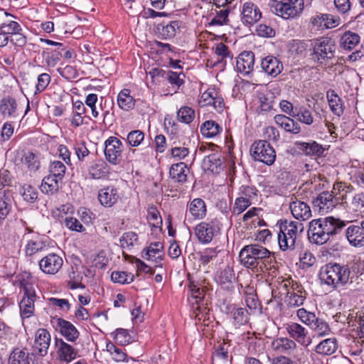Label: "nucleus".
I'll list each match as a JSON object with an SVG mask.
<instances>
[{
	"label": "nucleus",
	"mask_w": 364,
	"mask_h": 364,
	"mask_svg": "<svg viewBox=\"0 0 364 364\" xmlns=\"http://www.w3.org/2000/svg\"><path fill=\"white\" fill-rule=\"evenodd\" d=\"M345 226L344 221L333 217L313 220L309 224V240L316 245H323L331 236L338 234Z\"/></svg>",
	"instance_id": "1"
},
{
	"label": "nucleus",
	"mask_w": 364,
	"mask_h": 364,
	"mask_svg": "<svg viewBox=\"0 0 364 364\" xmlns=\"http://www.w3.org/2000/svg\"><path fill=\"white\" fill-rule=\"evenodd\" d=\"M239 258L242 265L246 268L256 270L257 272H263L266 263H270L272 260L270 251L258 244L243 247L240 252Z\"/></svg>",
	"instance_id": "2"
},
{
	"label": "nucleus",
	"mask_w": 364,
	"mask_h": 364,
	"mask_svg": "<svg viewBox=\"0 0 364 364\" xmlns=\"http://www.w3.org/2000/svg\"><path fill=\"white\" fill-rule=\"evenodd\" d=\"M350 274V270L347 265L328 263L321 267L318 276L321 282L333 288H337L348 282Z\"/></svg>",
	"instance_id": "3"
},
{
	"label": "nucleus",
	"mask_w": 364,
	"mask_h": 364,
	"mask_svg": "<svg viewBox=\"0 0 364 364\" xmlns=\"http://www.w3.org/2000/svg\"><path fill=\"white\" fill-rule=\"evenodd\" d=\"M333 191H338L341 193L342 203L346 205L348 210L357 217L364 216V193H353L350 187L342 183L333 186Z\"/></svg>",
	"instance_id": "4"
},
{
	"label": "nucleus",
	"mask_w": 364,
	"mask_h": 364,
	"mask_svg": "<svg viewBox=\"0 0 364 364\" xmlns=\"http://www.w3.org/2000/svg\"><path fill=\"white\" fill-rule=\"evenodd\" d=\"M272 348L283 354L291 355L292 358L301 363L305 360V350L297 346L296 343L291 338L282 337L274 339L272 342Z\"/></svg>",
	"instance_id": "5"
},
{
	"label": "nucleus",
	"mask_w": 364,
	"mask_h": 364,
	"mask_svg": "<svg viewBox=\"0 0 364 364\" xmlns=\"http://www.w3.org/2000/svg\"><path fill=\"white\" fill-rule=\"evenodd\" d=\"M335 50L334 41L328 37H322L314 43L312 58L315 62L323 64L334 57Z\"/></svg>",
	"instance_id": "6"
},
{
	"label": "nucleus",
	"mask_w": 364,
	"mask_h": 364,
	"mask_svg": "<svg viewBox=\"0 0 364 364\" xmlns=\"http://www.w3.org/2000/svg\"><path fill=\"white\" fill-rule=\"evenodd\" d=\"M250 154L255 161L270 166L276 159V153L273 147L265 140L254 142L250 148Z\"/></svg>",
	"instance_id": "7"
},
{
	"label": "nucleus",
	"mask_w": 364,
	"mask_h": 364,
	"mask_svg": "<svg viewBox=\"0 0 364 364\" xmlns=\"http://www.w3.org/2000/svg\"><path fill=\"white\" fill-rule=\"evenodd\" d=\"M23 296L19 303L20 313L22 318L33 316L35 309V301L37 299L36 289L30 283L23 284Z\"/></svg>",
	"instance_id": "8"
},
{
	"label": "nucleus",
	"mask_w": 364,
	"mask_h": 364,
	"mask_svg": "<svg viewBox=\"0 0 364 364\" xmlns=\"http://www.w3.org/2000/svg\"><path fill=\"white\" fill-rule=\"evenodd\" d=\"M291 2L283 3L272 6L274 12L284 19L294 18L298 16L304 10V0H293Z\"/></svg>",
	"instance_id": "9"
},
{
	"label": "nucleus",
	"mask_w": 364,
	"mask_h": 364,
	"mask_svg": "<svg viewBox=\"0 0 364 364\" xmlns=\"http://www.w3.org/2000/svg\"><path fill=\"white\" fill-rule=\"evenodd\" d=\"M285 330L291 339L302 346L307 348L311 344L312 339L309 336V331L301 324L296 322L287 323L285 325Z\"/></svg>",
	"instance_id": "10"
},
{
	"label": "nucleus",
	"mask_w": 364,
	"mask_h": 364,
	"mask_svg": "<svg viewBox=\"0 0 364 364\" xmlns=\"http://www.w3.org/2000/svg\"><path fill=\"white\" fill-rule=\"evenodd\" d=\"M105 155L107 161L113 165L119 164L122 161L123 144L117 137L110 136L105 142Z\"/></svg>",
	"instance_id": "11"
},
{
	"label": "nucleus",
	"mask_w": 364,
	"mask_h": 364,
	"mask_svg": "<svg viewBox=\"0 0 364 364\" xmlns=\"http://www.w3.org/2000/svg\"><path fill=\"white\" fill-rule=\"evenodd\" d=\"M338 199L332 193L322 192L313 201L314 208L321 215H325L338 205Z\"/></svg>",
	"instance_id": "12"
},
{
	"label": "nucleus",
	"mask_w": 364,
	"mask_h": 364,
	"mask_svg": "<svg viewBox=\"0 0 364 364\" xmlns=\"http://www.w3.org/2000/svg\"><path fill=\"white\" fill-rule=\"evenodd\" d=\"M41 270L47 274H57L63 267V258L55 254L50 253L43 257L38 262Z\"/></svg>",
	"instance_id": "13"
},
{
	"label": "nucleus",
	"mask_w": 364,
	"mask_h": 364,
	"mask_svg": "<svg viewBox=\"0 0 364 364\" xmlns=\"http://www.w3.org/2000/svg\"><path fill=\"white\" fill-rule=\"evenodd\" d=\"M346 237L349 244L354 247H364V228L360 225H350L345 231Z\"/></svg>",
	"instance_id": "14"
},
{
	"label": "nucleus",
	"mask_w": 364,
	"mask_h": 364,
	"mask_svg": "<svg viewBox=\"0 0 364 364\" xmlns=\"http://www.w3.org/2000/svg\"><path fill=\"white\" fill-rule=\"evenodd\" d=\"M163 249L164 245L161 242L151 243L148 247L143 250L141 257L144 259L154 262L155 267H161L164 255Z\"/></svg>",
	"instance_id": "15"
},
{
	"label": "nucleus",
	"mask_w": 364,
	"mask_h": 364,
	"mask_svg": "<svg viewBox=\"0 0 364 364\" xmlns=\"http://www.w3.org/2000/svg\"><path fill=\"white\" fill-rule=\"evenodd\" d=\"M50 340V334L46 329H38L35 334V341L33 343L34 350L40 355L45 356L48 353Z\"/></svg>",
	"instance_id": "16"
},
{
	"label": "nucleus",
	"mask_w": 364,
	"mask_h": 364,
	"mask_svg": "<svg viewBox=\"0 0 364 364\" xmlns=\"http://www.w3.org/2000/svg\"><path fill=\"white\" fill-rule=\"evenodd\" d=\"M55 322V328L58 330L60 334L68 341L75 342L79 337V332L73 324L63 318H54Z\"/></svg>",
	"instance_id": "17"
},
{
	"label": "nucleus",
	"mask_w": 364,
	"mask_h": 364,
	"mask_svg": "<svg viewBox=\"0 0 364 364\" xmlns=\"http://www.w3.org/2000/svg\"><path fill=\"white\" fill-rule=\"evenodd\" d=\"M225 158L220 153H214L205 156L203 161V167L205 171L218 174L225 168Z\"/></svg>",
	"instance_id": "18"
},
{
	"label": "nucleus",
	"mask_w": 364,
	"mask_h": 364,
	"mask_svg": "<svg viewBox=\"0 0 364 364\" xmlns=\"http://www.w3.org/2000/svg\"><path fill=\"white\" fill-rule=\"evenodd\" d=\"M255 55L251 51H245L239 55L236 62V69L244 75H249L254 69Z\"/></svg>",
	"instance_id": "19"
},
{
	"label": "nucleus",
	"mask_w": 364,
	"mask_h": 364,
	"mask_svg": "<svg viewBox=\"0 0 364 364\" xmlns=\"http://www.w3.org/2000/svg\"><path fill=\"white\" fill-rule=\"evenodd\" d=\"M340 18L331 14L317 13L313 16L310 22L314 27L330 28L338 26Z\"/></svg>",
	"instance_id": "20"
},
{
	"label": "nucleus",
	"mask_w": 364,
	"mask_h": 364,
	"mask_svg": "<svg viewBox=\"0 0 364 364\" xmlns=\"http://www.w3.org/2000/svg\"><path fill=\"white\" fill-rule=\"evenodd\" d=\"M262 17L259 9L252 2H245L242 9V20L248 25L257 22Z\"/></svg>",
	"instance_id": "21"
},
{
	"label": "nucleus",
	"mask_w": 364,
	"mask_h": 364,
	"mask_svg": "<svg viewBox=\"0 0 364 364\" xmlns=\"http://www.w3.org/2000/svg\"><path fill=\"white\" fill-rule=\"evenodd\" d=\"M9 364H36L34 355L26 348H15L10 354Z\"/></svg>",
	"instance_id": "22"
},
{
	"label": "nucleus",
	"mask_w": 364,
	"mask_h": 364,
	"mask_svg": "<svg viewBox=\"0 0 364 364\" xmlns=\"http://www.w3.org/2000/svg\"><path fill=\"white\" fill-rule=\"evenodd\" d=\"M216 228L208 223H199L195 229V233L198 240L204 244L210 243L215 236Z\"/></svg>",
	"instance_id": "23"
},
{
	"label": "nucleus",
	"mask_w": 364,
	"mask_h": 364,
	"mask_svg": "<svg viewBox=\"0 0 364 364\" xmlns=\"http://www.w3.org/2000/svg\"><path fill=\"white\" fill-rule=\"evenodd\" d=\"M293 216L299 220H306L311 217V210L309 205L301 200H296L289 205Z\"/></svg>",
	"instance_id": "24"
},
{
	"label": "nucleus",
	"mask_w": 364,
	"mask_h": 364,
	"mask_svg": "<svg viewBox=\"0 0 364 364\" xmlns=\"http://www.w3.org/2000/svg\"><path fill=\"white\" fill-rule=\"evenodd\" d=\"M215 279L216 282L224 289L231 290L234 287L233 282L235 279L234 271L228 266L218 272Z\"/></svg>",
	"instance_id": "25"
},
{
	"label": "nucleus",
	"mask_w": 364,
	"mask_h": 364,
	"mask_svg": "<svg viewBox=\"0 0 364 364\" xmlns=\"http://www.w3.org/2000/svg\"><path fill=\"white\" fill-rule=\"evenodd\" d=\"M261 68L267 75L276 77L282 71L283 65L277 58L269 55L262 59Z\"/></svg>",
	"instance_id": "26"
},
{
	"label": "nucleus",
	"mask_w": 364,
	"mask_h": 364,
	"mask_svg": "<svg viewBox=\"0 0 364 364\" xmlns=\"http://www.w3.org/2000/svg\"><path fill=\"white\" fill-rule=\"evenodd\" d=\"M279 230L289 236V240H293L296 243V239L304 230V225L299 221L285 220L281 224Z\"/></svg>",
	"instance_id": "27"
},
{
	"label": "nucleus",
	"mask_w": 364,
	"mask_h": 364,
	"mask_svg": "<svg viewBox=\"0 0 364 364\" xmlns=\"http://www.w3.org/2000/svg\"><path fill=\"white\" fill-rule=\"evenodd\" d=\"M55 345L58 348V355L60 360L70 362L77 356V350L62 339H56Z\"/></svg>",
	"instance_id": "28"
},
{
	"label": "nucleus",
	"mask_w": 364,
	"mask_h": 364,
	"mask_svg": "<svg viewBox=\"0 0 364 364\" xmlns=\"http://www.w3.org/2000/svg\"><path fill=\"white\" fill-rule=\"evenodd\" d=\"M189 169L183 162H178L171 165L169 169V176L175 182L183 184L187 181V174Z\"/></svg>",
	"instance_id": "29"
},
{
	"label": "nucleus",
	"mask_w": 364,
	"mask_h": 364,
	"mask_svg": "<svg viewBox=\"0 0 364 364\" xmlns=\"http://www.w3.org/2000/svg\"><path fill=\"white\" fill-rule=\"evenodd\" d=\"M117 190L112 186L101 189L98 193L100 203L105 207H112L118 200Z\"/></svg>",
	"instance_id": "30"
},
{
	"label": "nucleus",
	"mask_w": 364,
	"mask_h": 364,
	"mask_svg": "<svg viewBox=\"0 0 364 364\" xmlns=\"http://www.w3.org/2000/svg\"><path fill=\"white\" fill-rule=\"evenodd\" d=\"M274 122L278 126L284 129L286 132L292 134H298L301 131L300 125L294 119L287 116L283 114H277L274 117Z\"/></svg>",
	"instance_id": "31"
},
{
	"label": "nucleus",
	"mask_w": 364,
	"mask_h": 364,
	"mask_svg": "<svg viewBox=\"0 0 364 364\" xmlns=\"http://www.w3.org/2000/svg\"><path fill=\"white\" fill-rule=\"evenodd\" d=\"M88 173L93 179L102 178L109 174V167L104 160L99 159L91 164Z\"/></svg>",
	"instance_id": "32"
},
{
	"label": "nucleus",
	"mask_w": 364,
	"mask_h": 364,
	"mask_svg": "<svg viewBox=\"0 0 364 364\" xmlns=\"http://www.w3.org/2000/svg\"><path fill=\"white\" fill-rule=\"evenodd\" d=\"M338 348L337 340L336 338H328L321 341L318 343L314 351L321 355H331L333 354Z\"/></svg>",
	"instance_id": "33"
},
{
	"label": "nucleus",
	"mask_w": 364,
	"mask_h": 364,
	"mask_svg": "<svg viewBox=\"0 0 364 364\" xmlns=\"http://www.w3.org/2000/svg\"><path fill=\"white\" fill-rule=\"evenodd\" d=\"M17 102L10 96L4 97L0 101V112L6 117H14L17 112Z\"/></svg>",
	"instance_id": "34"
},
{
	"label": "nucleus",
	"mask_w": 364,
	"mask_h": 364,
	"mask_svg": "<svg viewBox=\"0 0 364 364\" xmlns=\"http://www.w3.org/2000/svg\"><path fill=\"white\" fill-rule=\"evenodd\" d=\"M297 148L304 154L308 156H321L323 154L324 149L316 141L311 142H296Z\"/></svg>",
	"instance_id": "35"
},
{
	"label": "nucleus",
	"mask_w": 364,
	"mask_h": 364,
	"mask_svg": "<svg viewBox=\"0 0 364 364\" xmlns=\"http://www.w3.org/2000/svg\"><path fill=\"white\" fill-rule=\"evenodd\" d=\"M191 215L196 220L203 218L206 215V206L203 200L195 198L189 204L188 208Z\"/></svg>",
	"instance_id": "36"
},
{
	"label": "nucleus",
	"mask_w": 364,
	"mask_h": 364,
	"mask_svg": "<svg viewBox=\"0 0 364 364\" xmlns=\"http://www.w3.org/2000/svg\"><path fill=\"white\" fill-rule=\"evenodd\" d=\"M117 104L120 109L124 111H129L134 109L135 106V100L130 95V90L123 89L119 92L117 96Z\"/></svg>",
	"instance_id": "37"
},
{
	"label": "nucleus",
	"mask_w": 364,
	"mask_h": 364,
	"mask_svg": "<svg viewBox=\"0 0 364 364\" xmlns=\"http://www.w3.org/2000/svg\"><path fill=\"white\" fill-rule=\"evenodd\" d=\"M62 180L51 175L46 176L41 183V190L43 193L53 195L58 192L60 187V182Z\"/></svg>",
	"instance_id": "38"
},
{
	"label": "nucleus",
	"mask_w": 364,
	"mask_h": 364,
	"mask_svg": "<svg viewBox=\"0 0 364 364\" xmlns=\"http://www.w3.org/2000/svg\"><path fill=\"white\" fill-rule=\"evenodd\" d=\"M181 23L179 21H170L167 24H159L157 27L160 34L164 39L172 38L179 30Z\"/></svg>",
	"instance_id": "39"
},
{
	"label": "nucleus",
	"mask_w": 364,
	"mask_h": 364,
	"mask_svg": "<svg viewBox=\"0 0 364 364\" xmlns=\"http://www.w3.org/2000/svg\"><path fill=\"white\" fill-rule=\"evenodd\" d=\"M310 328L314 333V336L317 338L328 336L331 333L329 324L321 318H318L311 326Z\"/></svg>",
	"instance_id": "40"
},
{
	"label": "nucleus",
	"mask_w": 364,
	"mask_h": 364,
	"mask_svg": "<svg viewBox=\"0 0 364 364\" xmlns=\"http://www.w3.org/2000/svg\"><path fill=\"white\" fill-rule=\"evenodd\" d=\"M327 99L331 110L338 116L343 112V103L341 99L336 93L334 90H328L327 92Z\"/></svg>",
	"instance_id": "41"
},
{
	"label": "nucleus",
	"mask_w": 364,
	"mask_h": 364,
	"mask_svg": "<svg viewBox=\"0 0 364 364\" xmlns=\"http://www.w3.org/2000/svg\"><path fill=\"white\" fill-rule=\"evenodd\" d=\"M360 42V36L350 31L346 32L341 38V45L344 49H353Z\"/></svg>",
	"instance_id": "42"
},
{
	"label": "nucleus",
	"mask_w": 364,
	"mask_h": 364,
	"mask_svg": "<svg viewBox=\"0 0 364 364\" xmlns=\"http://www.w3.org/2000/svg\"><path fill=\"white\" fill-rule=\"evenodd\" d=\"M232 314L233 322L236 326L245 325L250 320L249 312L245 308H234Z\"/></svg>",
	"instance_id": "43"
},
{
	"label": "nucleus",
	"mask_w": 364,
	"mask_h": 364,
	"mask_svg": "<svg viewBox=\"0 0 364 364\" xmlns=\"http://www.w3.org/2000/svg\"><path fill=\"white\" fill-rule=\"evenodd\" d=\"M22 162L31 171H36L40 167L39 156L33 152H26L22 159Z\"/></svg>",
	"instance_id": "44"
},
{
	"label": "nucleus",
	"mask_w": 364,
	"mask_h": 364,
	"mask_svg": "<svg viewBox=\"0 0 364 364\" xmlns=\"http://www.w3.org/2000/svg\"><path fill=\"white\" fill-rule=\"evenodd\" d=\"M294 117H296L298 121L306 125H311L314 122V117L311 112L304 106L295 108Z\"/></svg>",
	"instance_id": "45"
},
{
	"label": "nucleus",
	"mask_w": 364,
	"mask_h": 364,
	"mask_svg": "<svg viewBox=\"0 0 364 364\" xmlns=\"http://www.w3.org/2000/svg\"><path fill=\"white\" fill-rule=\"evenodd\" d=\"M220 131L221 127L220 125L212 120L205 122L200 127L202 134L209 138L215 136Z\"/></svg>",
	"instance_id": "46"
},
{
	"label": "nucleus",
	"mask_w": 364,
	"mask_h": 364,
	"mask_svg": "<svg viewBox=\"0 0 364 364\" xmlns=\"http://www.w3.org/2000/svg\"><path fill=\"white\" fill-rule=\"evenodd\" d=\"M147 220L149 225L153 228H161L162 219L159 210L154 206H150L147 209Z\"/></svg>",
	"instance_id": "47"
},
{
	"label": "nucleus",
	"mask_w": 364,
	"mask_h": 364,
	"mask_svg": "<svg viewBox=\"0 0 364 364\" xmlns=\"http://www.w3.org/2000/svg\"><path fill=\"white\" fill-rule=\"evenodd\" d=\"M296 316L303 323L308 326L309 328L318 318L314 313L309 311L304 308L297 310Z\"/></svg>",
	"instance_id": "48"
},
{
	"label": "nucleus",
	"mask_w": 364,
	"mask_h": 364,
	"mask_svg": "<svg viewBox=\"0 0 364 364\" xmlns=\"http://www.w3.org/2000/svg\"><path fill=\"white\" fill-rule=\"evenodd\" d=\"M177 118L183 123L189 124L195 118V111L189 107H182L177 112Z\"/></svg>",
	"instance_id": "49"
},
{
	"label": "nucleus",
	"mask_w": 364,
	"mask_h": 364,
	"mask_svg": "<svg viewBox=\"0 0 364 364\" xmlns=\"http://www.w3.org/2000/svg\"><path fill=\"white\" fill-rule=\"evenodd\" d=\"M188 289L191 296L196 299V303L203 299L205 295V289L200 287V285L198 283L189 279Z\"/></svg>",
	"instance_id": "50"
},
{
	"label": "nucleus",
	"mask_w": 364,
	"mask_h": 364,
	"mask_svg": "<svg viewBox=\"0 0 364 364\" xmlns=\"http://www.w3.org/2000/svg\"><path fill=\"white\" fill-rule=\"evenodd\" d=\"M65 166L60 161H53L50 164V175L57 177V178L62 180L65 176Z\"/></svg>",
	"instance_id": "51"
},
{
	"label": "nucleus",
	"mask_w": 364,
	"mask_h": 364,
	"mask_svg": "<svg viewBox=\"0 0 364 364\" xmlns=\"http://www.w3.org/2000/svg\"><path fill=\"white\" fill-rule=\"evenodd\" d=\"M42 56L45 59L46 63L48 67H55L60 61L62 54L56 50L48 52V50H43Z\"/></svg>",
	"instance_id": "52"
},
{
	"label": "nucleus",
	"mask_w": 364,
	"mask_h": 364,
	"mask_svg": "<svg viewBox=\"0 0 364 364\" xmlns=\"http://www.w3.org/2000/svg\"><path fill=\"white\" fill-rule=\"evenodd\" d=\"M229 9L227 8L221 9L217 11V14L208 23L209 26H222L227 23L228 21Z\"/></svg>",
	"instance_id": "53"
},
{
	"label": "nucleus",
	"mask_w": 364,
	"mask_h": 364,
	"mask_svg": "<svg viewBox=\"0 0 364 364\" xmlns=\"http://www.w3.org/2000/svg\"><path fill=\"white\" fill-rule=\"evenodd\" d=\"M111 279L115 283L129 284L134 281V275L126 272H113L111 274Z\"/></svg>",
	"instance_id": "54"
},
{
	"label": "nucleus",
	"mask_w": 364,
	"mask_h": 364,
	"mask_svg": "<svg viewBox=\"0 0 364 364\" xmlns=\"http://www.w3.org/2000/svg\"><path fill=\"white\" fill-rule=\"evenodd\" d=\"M171 155L178 161L185 159L189 155L190 151L187 147L180 146L176 142L170 150Z\"/></svg>",
	"instance_id": "55"
},
{
	"label": "nucleus",
	"mask_w": 364,
	"mask_h": 364,
	"mask_svg": "<svg viewBox=\"0 0 364 364\" xmlns=\"http://www.w3.org/2000/svg\"><path fill=\"white\" fill-rule=\"evenodd\" d=\"M288 303L291 306H299L304 304L306 296L300 291L295 292L288 291Z\"/></svg>",
	"instance_id": "56"
},
{
	"label": "nucleus",
	"mask_w": 364,
	"mask_h": 364,
	"mask_svg": "<svg viewBox=\"0 0 364 364\" xmlns=\"http://www.w3.org/2000/svg\"><path fill=\"white\" fill-rule=\"evenodd\" d=\"M289 240V236L279 230V232L278 233V243L282 250H292L294 249L296 243L293 240Z\"/></svg>",
	"instance_id": "57"
},
{
	"label": "nucleus",
	"mask_w": 364,
	"mask_h": 364,
	"mask_svg": "<svg viewBox=\"0 0 364 364\" xmlns=\"http://www.w3.org/2000/svg\"><path fill=\"white\" fill-rule=\"evenodd\" d=\"M258 191L254 186H242L239 189V195L240 197L245 198L250 202L257 199Z\"/></svg>",
	"instance_id": "58"
},
{
	"label": "nucleus",
	"mask_w": 364,
	"mask_h": 364,
	"mask_svg": "<svg viewBox=\"0 0 364 364\" xmlns=\"http://www.w3.org/2000/svg\"><path fill=\"white\" fill-rule=\"evenodd\" d=\"M112 334L115 341L120 345L125 346L130 343L131 336L126 329L117 328Z\"/></svg>",
	"instance_id": "59"
},
{
	"label": "nucleus",
	"mask_w": 364,
	"mask_h": 364,
	"mask_svg": "<svg viewBox=\"0 0 364 364\" xmlns=\"http://www.w3.org/2000/svg\"><path fill=\"white\" fill-rule=\"evenodd\" d=\"M252 204L248 200L245 199L243 197H237L232 208V213L235 215H240L243 213Z\"/></svg>",
	"instance_id": "60"
},
{
	"label": "nucleus",
	"mask_w": 364,
	"mask_h": 364,
	"mask_svg": "<svg viewBox=\"0 0 364 364\" xmlns=\"http://www.w3.org/2000/svg\"><path fill=\"white\" fill-rule=\"evenodd\" d=\"M46 248L44 245L41 241L30 240L26 247V254L28 256H32L38 252L43 251Z\"/></svg>",
	"instance_id": "61"
},
{
	"label": "nucleus",
	"mask_w": 364,
	"mask_h": 364,
	"mask_svg": "<svg viewBox=\"0 0 364 364\" xmlns=\"http://www.w3.org/2000/svg\"><path fill=\"white\" fill-rule=\"evenodd\" d=\"M144 134L141 130H134L127 134V140L132 146H138L144 140Z\"/></svg>",
	"instance_id": "62"
},
{
	"label": "nucleus",
	"mask_w": 364,
	"mask_h": 364,
	"mask_svg": "<svg viewBox=\"0 0 364 364\" xmlns=\"http://www.w3.org/2000/svg\"><path fill=\"white\" fill-rule=\"evenodd\" d=\"M300 266L302 269H307L312 267L316 262L314 255L309 251H305L301 253L300 257Z\"/></svg>",
	"instance_id": "63"
},
{
	"label": "nucleus",
	"mask_w": 364,
	"mask_h": 364,
	"mask_svg": "<svg viewBox=\"0 0 364 364\" xmlns=\"http://www.w3.org/2000/svg\"><path fill=\"white\" fill-rule=\"evenodd\" d=\"M0 29L7 35H13L14 33L21 31V26L18 23L14 21H9L1 25Z\"/></svg>",
	"instance_id": "64"
}]
</instances>
